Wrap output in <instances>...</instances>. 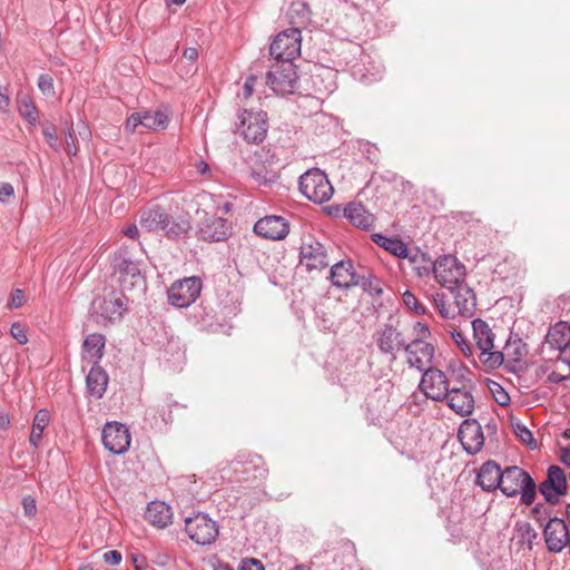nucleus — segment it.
Segmentation results:
<instances>
[{
    "instance_id": "39",
    "label": "nucleus",
    "mask_w": 570,
    "mask_h": 570,
    "mask_svg": "<svg viewBox=\"0 0 570 570\" xmlns=\"http://www.w3.org/2000/svg\"><path fill=\"white\" fill-rule=\"evenodd\" d=\"M18 109L20 115L31 125H35L38 121L37 108L28 96L18 98Z\"/></svg>"
},
{
    "instance_id": "60",
    "label": "nucleus",
    "mask_w": 570,
    "mask_h": 570,
    "mask_svg": "<svg viewBox=\"0 0 570 570\" xmlns=\"http://www.w3.org/2000/svg\"><path fill=\"white\" fill-rule=\"evenodd\" d=\"M195 168H196L197 173L202 176H205V177L212 176V169H210L209 165L202 159L197 160L195 163Z\"/></svg>"
},
{
    "instance_id": "14",
    "label": "nucleus",
    "mask_w": 570,
    "mask_h": 570,
    "mask_svg": "<svg viewBox=\"0 0 570 570\" xmlns=\"http://www.w3.org/2000/svg\"><path fill=\"white\" fill-rule=\"evenodd\" d=\"M420 389L431 400L443 401L450 386L446 375L442 371L430 367L423 371Z\"/></svg>"
},
{
    "instance_id": "44",
    "label": "nucleus",
    "mask_w": 570,
    "mask_h": 570,
    "mask_svg": "<svg viewBox=\"0 0 570 570\" xmlns=\"http://www.w3.org/2000/svg\"><path fill=\"white\" fill-rule=\"evenodd\" d=\"M402 299H403V303L404 305L409 308V309H412L414 311L416 314L419 315H423L425 314L426 312V308L424 305H422L416 296L410 292V291H405L402 295Z\"/></svg>"
},
{
    "instance_id": "32",
    "label": "nucleus",
    "mask_w": 570,
    "mask_h": 570,
    "mask_svg": "<svg viewBox=\"0 0 570 570\" xmlns=\"http://www.w3.org/2000/svg\"><path fill=\"white\" fill-rule=\"evenodd\" d=\"M318 72L311 76L314 91L318 95H328L336 89L335 73L328 68H318Z\"/></svg>"
},
{
    "instance_id": "25",
    "label": "nucleus",
    "mask_w": 570,
    "mask_h": 570,
    "mask_svg": "<svg viewBox=\"0 0 570 570\" xmlns=\"http://www.w3.org/2000/svg\"><path fill=\"white\" fill-rule=\"evenodd\" d=\"M502 470L493 461L483 463L476 475L478 484L485 491H493L500 487Z\"/></svg>"
},
{
    "instance_id": "36",
    "label": "nucleus",
    "mask_w": 570,
    "mask_h": 570,
    "mask_svg": "<svg viewBox=\"0 0 570 570\" xmlns=\"http://www.w3.org/2000/svg\"><path fill=\"white\" fill-rule=\"evenodd\" d=\"M190 229V224L186 219H173L169 214H167L166 219L164 222L163 232L168 238L177 239L185 237Z\"/></svg>"
},
{
    "instance_id": "33",
    "label": "nucleus",
    "mask_w": 570,
    "mask_h": 570,
    "mask_svg": "<svg viewBox=\"0 0 570 570\" xmlns=\"http://www.w3.org/2000/svg\"><path fill=\"white\" fill-rule=\"evenodd\" d=\"M538 533L528 522H518L514 527L512 541L520 548L531 550Z\"/></svg>"
},
{
    "instance_id": "34",
    "label": "nucleus",
    "mask_w": 570,
    "mask_h": 570,
    "mask_svg": "<svg viewBox=\"0 0 570 570\" xmlns=\"http://www.w3.org/2000/svg\"><path fill=\"white\" fill-rule=\"evenodd\" d=\"M50 422V414L47 410H39L33 417L29 443L38 449L42 439L45 429Z\"/></svg>"
},
{
    "instance_id": "2",
    "label": "nucleus",
    "mask_w": 570,
    "mask_h": 570,
    "mask_svg": "<svg viewBox=\"0 0 570 570\" xmlns=\"http://www.w3.org/2000/svg\"><path fill=\"white\" fill-rule=\"evenodd\" d=\"M473 338L480 351L479 360L489 370L498 368L503 363L502 351L494 350L495 335L487 322L481 318L472 321Z\"/></svg>"
},
{
    "instance_id": "54",
    "label": "nucleus",
    "mask_w": 570,
    "mask_h": 570,
    "mask_svg": "<svg viewBox=\"0 0 570 570\" xmlns=\"http://www.w3.org/2000/svg\"><path fill=\"white\" fill-rule=\"evenodd\" d=\"M121 272H125L126 274L130 275L132 278L138 277L140 278V272L136 263L131 261H124L122 264L119 266Z\"/></svg>"
},
{
    "instance_id": "50",
    "label": "nucleus",
    "mask_w": 570,
    "mask_h": 570,
    "mask_svg": "<svg viewBox=\"0 0 570 570\" xmlns=\"http://www.w3.org/2000/svg\"><path fill=\"white\" fill-rule=\"evenodd\" d=\"M413 334L415 335L413 340H421L422 342H426V338L431 336L428 325L421 322L413 325Z\"/></svg>"
},
{
    "instance_id": "53",
    "label": "nucleus",
    "mask_w": 570,
    "mask_h": 570,
    "mask_svg": "<svg viewBox=\"0 0 570 570\" xmlns=\"http://www.w3.org/2000/svg\"><path fill=\"white\" fill-rule=\"evenodd\" d=\"M256 80L257 79L255 76H248L245 80L242 92L238 94V97H242L243 99H248L254 92V86L256 83Z\"/></svg>"
},
{
    "instance_id": "49",
    "label": "nucleus",
    "mask_w": 570,
    "mask_h": 570,
    "mask_svg": "<svg viewBox=\"0 0 570 570\" xmlns=\"http://www.w3.org/2000/svg\"><path fill=\"white\" fill-rule=\"evenodd\" d=\"M22 508L24 515L28 518H33L37 514L36 500L31 495L22 498Z\"/></svg>"
},
{
    "instance_id": "12",
    "label": "nucleus",
    "mask_w": 570,
    "mask_h": 570,
    "mask_svg": "<svg viewBox=\"0 0 570 570\" xmlns=\"http://www.w3.org/2000/svg\"><path fill=\"white\" fill-rule=\"evenodd\" d=\"M104 446L114 454L125 453L129 446L131 436L125 424L108 422L102 429Z\"/></svg>"
},
{
    "instance_id": "29",
    "label": "nucleus",
    "mask_w": 570,
    "mask_h": 570,
    "mask_svg": "<svg viewBox=\"0 0 570 570\" xmlns=\"http://www.w3.org/2000/svg\"><path fill=\"white\" fill-rule=\"evenodd\" d=\"M451 292L454 294V301L459 313L463 315H471L476 306V298L473 289L463 282Z\"/></svg>"
},
{
    "instance_id": "45",
    "label": "nucleus",
    "mask_w": 570,
    "mask_h": 570,
    "mask_svg": "<svg viewBox=\"0 0 570 570\" xmlns=\"http://www.w3.org/2000/svg\"><path fill=\"white\" fill-rule=\"evenodd\" d=\"M531 517L539 522L540 525H543V523L551 518V510L544 503H538L531 510Z\"/></svg>"
},
{
    "instance_id": "64",
    "label": "nucleus",
    "mask_w": 570,
    "mask_h": 570,
    "mask_svg": "<svg viewBox=\"0 0 570 570\" xmlns=\"http://www.w3.org/2000/svg\"><path fill=\"white\" fill-rule=\"evenodd\" d=\"M560 460L566 466H570V448L562 450Z\"/></svg>"
},
{
    "instance_id": "7",
    "label": "nucleus",
    "mask_w": 570,
    "mask_h": 570,
    "mask_svg": "<svg viewBox=\"0 0 570 570\" xmlns=\"http://www.w3.org/2000/svg\"><path fill=\"white\" fill-rule=\"evenodd\" d=\"M238 119L237 131L246 141L259 144L265 139L267 134V117L265 112L244 109L238 115Z\"/></svg>"
},
{
    "instance_id": "48",
    "label": "nucleus",
    "mask_w": 570,
    "mask_h": 570,
    "mask_svg": "<svg viewBox=\"0 0 570 570\" xmlns=\"http://www.w3.org/2000/svg\"><path fill=\"white\" fill-rule=\"evenodd\" d=\"M10 334L19 344H26L28 342L24 326L20 323H13L11 325Z\"/></svg>"
},
{
    "instance_id": "8",
    "label": "nucleus",
    "mask_w": 570,
    "mask_h": 570,
    "mask_svg": "<svg viewBox=\"0 0 570 570\" xmlns=\"http://www.w3.org/2000/svg\"><path fill=\"white\" fill-rule=\"evenodd\" d=\"M297 72L289 61L275 62L267 73V85L278 95L293 94L296 88Z\"/></svg>"
},
{
    "instance_id": "55",
    "label": "nucleus",
    "mask_w": 570,
    "mask_h": 570,
    "mask_svg": "<svg viewBox=\"0 0 570 570\" xmlns=\"http://www.w3.org/2000/svg\"><path fill=\"white\" fill-rule=\"evenodd\" d=\"M24 301V293L22 289H16L11 293L8 306L10 308H18L22 306Z\"/></svg>"
},
{
    "instance_id": "10",
    "label": "nucleus",
    "mask_w": 570,
    "mask_h": 570,
    "mask_svg": "<svg viewBox=\"0 0 570 570\" xmlns=\"http://www.w3.org/2000/svg\"><path fill=\"white\" fill-rule=\"evenodd\" d=\"M202 282L191 276L176 281L167 292L168 302L178 308L188 307L200 295Z\"/></svg>"
},
{
    "instance_id": "62",
    "label": "nucleus",
    "mask_w": 570,
    "mask_h": 570,
    "mask_svg": "<svg viewBox=\"0 0 570 570\" xmlns=\"http://www.w3.org/2000/svg\"><path fill=\"white\" fill-rule=\"evenodd\" d=\"M183 57L188 61H196L198 58V51L196 48H187L184 50Z\"/></svg>"
},
{
    "instance_id": "28",
    "label": "nucleus",
    "mask_w": 570,
    "mask_h": 570,
    "mask_svg": "<svg viewBox=\"0 0 570 570\" xmlns=\"http://www.w3.org/2000/svg\"><path fill=\"white\" fill-rule=\"evenodd\" d=\"M546 344L558 351L570 344V324L560 321L551 326L546 335Z\"/></svg>"
},
{
    "instance_id": "58",
    "label": "nucleus",
    "mask_w": 570,
    "mask_h": 570,
    "mask_svg": "<svg viewBox=\"0 0 570 570\" xmlns=\"http://www.w3.org/2000/svg\"><path fill=\"white\" fill-rule=\"evenodd\" d=\"M104 560L111 566H117L121 561V553L117 550L107 551L104 553Z\"/></svg>"
},
{
    "instance_id": "13",
    "label": "nucleus",
    "mask_w": 570,
    "mask_h": 570,
    "mask_svg": "<svg viewBox=\"0 0 570 570\" xmlns=\"http://www.w3.org/2000/svg\"><path fill=\"white\" fill-rule=\"evenodd\" d=\"M301 264L308 271H321L328 266L327 252L322 243L307 237L301 245Z\"/></svg>"
},
{
    "instance_id": "16",
    "label": "nucleus",
    "mask_w": 570,
    "mask_h": 570,
    "mask_svg": "<svg viewBox=\"0 0 570 570\" xmlns=\"http://www.w3.org/2000/svg\"><path fill=\"white\" fill-rule=\"evenodd\" d=\"M374 341L382 354L390 355L391 360L396 358V353L407 345L400 331L392 325H384L376 331Z\"/></svg>"
},
{
    "instance_id": "56",
    "label": "nucleus",
    "mask_w": 570,
    "mask_h": 570,
    "mask_svg": "<svg viewBox=\"0 0 570 570\" xmlns=\"http://www.w3.org/2000/svg\"><path fill=\"white\" fill-rule=\"evenodd\" d=\"M43 136L47 142L50 145V147H52L53 149H58V136L55 127H46L43 129Z\"/></svg>"
},
{
    "instance_id": "43",
    "label": "nucleus",
    "mask_w": 570,
    "mask_h": 570,
    "mask_svg": "<svg viewBox=\"0 0 570 570\" xmlns=\"http://www.w3.org/2000/svg\"><path fill=\"white\" fill-rule=\"evenodd\" d=\"M489 390L499 405L505 406L510 403V395L499 383L490 381Z\"/></svg>"
},
{
    "instance_id": "46",
    "label": "nucleus",
    "mask_w": 570,
    "mask_h": 570,
    "mask_svg": "<svg viewBox=\"0 0 570 570\" xmlns=\"http://www.w3.org/2000/svg\"><path fill=\"white\" fill-rule=\"evenodd\" d=\"M452 338H453L454 343L456 344V346L461 350V352L465 356H472V354H473L472 346L470 345L469 341L463 335V333H461L459 331H453Z\"/></svg>"
},
{
    "instance_id": "63",
    "label": "nucleus",
    "mask_w": 570,
    "mask_h": 570,
    "mask_svg": "<svg viewBox=\"0 0 570 570\" xmlns=\"http://www.w3.org/2000/svg\"><path fill=\"white\" fill-rule=\"evenodd\" d=\"M560 358L570 367V343L560 351Z\"/></svg>"
},
{
    "instance_id": "40",
    "label": "nucleus",
    "mask_w": 570,
    "mask_h": 570,
    "mask_svg": "<svg viewBox=\"0 0 570 570\" xmlns=\"http://www.w3.org/2000/svg\"><path fill=\"white\" fill-rule=\"evenodd\" d=\"M432 302L440 316L443 318H453L455 315L446 295L443 292H436L432 296Z\"/></svg>"
},
{
    "instance_id": "24",
    "label": "nucleus",
    "mask_w": 570,
    "mask_h": 570,
    "mask_svg": "<svg viewBox=\"0 0 570 570\" xmlns=\"http://www.w3.org/2000/svg\"><path fill=\"white\" fill-rule=\"evenodd\" d=\"M108 374L100 365H90L86 377L88 393L95 399H101L108 385Z\"/></svg>"
},
{
    "instance_id": "6",
    "label": "nucleus",
    "mask_w": 570,
    "mask_h": 570,
    "mask_svg": "<svg viewBox=\"0 0 570 570\" xmlns=\"http://www.w3.org/2000/svg\"><path fill=\"white\" fill-rule=\"evenodd\" d=\"M302 35L297 28H289L279 32L269 47V53L275 62H293L301 55Z\"/></svg>"
},
{
    "instance_id": "1",
    "label": "nucleus",
    "mask_w": 570,
    "mask_h": 570,
    "mask_svg": "<svg viewBox=\"0 0 570 570\" xmlns=\"http://www.w3.org/2000/svg\"><path fill=\"white\" fill-rule=\"evenodd\" d=\"M499 489L507 497L520 494V503L533 504L537 498V485L531 475L523 469L513 465L502 471Z\"/></svg>"
},
{
    "instance_id": "31",
    "label": "nucleus",
    "mask_w": 570,
    "mask_h": 570,
    "mask_svg": "<svg viewBox=\"0 0 570 570\" xmlns=\"http://www.w3.org/2000/svg\"><path fill=\"white\" fill-rule=\"evenodd\" d=\"M167 212L160 206H153L141 210L139 225L148 232L163 229Z\"/></svg>"
},
{
    "instance_id": "30",
    "label": "nucleus",
    "mask_w": 570,
    "mask_h": 570,
    "mask_svg": "<svg viewBox=\"0 0 570 570\" xmlns=\"http://www.w3.org/2000/svg\"><path fill=\"white\" fill-rule=\"evenodd\" d=\"M372 240L390 254L399 258H409L411 252L407 245L397 237H387L382 234H373Z\"/></svg>"
},
{
    "instance_id": "41",
    "label": "nucleus",
    "mask_w": 570,
    "mask_h": 570,
    "mask_svg": "<svg viewBox=\"0 0 570 570\" xmlns=\"http://www.w3.org/2000/svg\"><path fill=\"white\" fill-rule=\"evenodd\" d=\"M513 432L517 438L524 444L529 445L531 449L537 448V442L532 435V432L522 423H513L512 424Z\"/></svg>"
},
{
    "instance_id": "59",
    "label": "nucleus",
    "mask_w": 570,
    "mask_h": 570,
    "mask_svg": "<svg viewBox=\"0 0 570 570\" xmlns=\"http://www.w3.org/2000/svg\"><path fill=\"white\" fill-rule=\"evenodd\" d=\"M238 570H264V567L258 560L247 559L243 561Z\"/></svg>"
},
{
    "instance_id": "61",
    "label": "nucleus",
    "mask_w": 570,
    "mask_h": 570,
    "mask_svg": "<svg viewBox=\"0 0 570 570\" xmlns=\"http://www.w3.org/2000/svg\"><path fill=\"white\" fill-rule=\"evenodd\" d=\"M122 234L128 238L136 239L139 235V230L136 224H130L122 229Z\"/></svg>"
},
{
    "instance_id": "15",
    "label": "nucleus",
    "mask_w": 570,
    "mask_h": 570,
    "mask_svg": "<svg viewBox=\"0 0 570 570\" xmlns=\"http://www.w3.org/2000/svg\"><path fill=\"white\" fill-rule=\"evenodd\" d=\"M543 537L550 552L562 551L569 542L570 532L566 521L561 518H550L543 528Z\"/></svg>"
},
{
    "instance_id": "51",
    "label": "nucleus",
    "mask_w": 570,
    "mask_h": 570,
    "mask_svg": "<svg viewBox=\"0 0 570 570\" xmlns=\"http://www.w3.org/2000/svg\"><path fill=\"white\" fill-rule=\"evenodd\" d=\"M13 196V186L10 183H0V203L8 204Z\"/></svg>"
},
{
    "instance_id": "11",
    "label": "nucleus",
    "mask_w": 570,
    "mask_h": 570,
    "mask_svg": "<svg viewBox=\"0 0 570 570\" xmlns=\"http://www.w3.org/2000/svg\"><path fill=\"white\" fill-rule=\"evenodd\" d=\"M539 492L546 502L556 504L567 492L566 472L558 465H551L548 469L547 478L539 485Z\"/></svg>"
},
{
    "instance_id": "21",
    "label": "nucleus",
    "mask_w": 570,
    "mask_h": 570,
    "mask_svg": "<svg viewBox=\"0 0 570 570\" xmlns=\"http://www.w3.org/2000/svg\"><path fill=\"white\" fill-rule=\"evenodd\" d=\"M198 233L204 240L222 242L230 234V227L227 219L210 216L202 222Z\"/></svg>"
},
{
    "instance_id": "57",
    "label": "nucleus",
    "mask_w": 570,
    "mask_h": 570,
    "mask_svg": "<svg viewBox=\"0 0 570 570\" xmlns=\"http://www.w3.org/2000/svg\"><path fill=\"white\" fill-rule=\"evenodd\" d=\"M77 146H76V136L73 132L68 129L67 137H66V151L69 155H76L77 154Z\"/></svg>"
},
{
    "instance_id": "27",
    "label": "nucleus",
    "mask_w": 570,
    "mask_h": 570,
    "mask_svg": "<svg viewBox=\"0 0 570 570\" xmlns=\"http://www.w3.org/2000/svg\"><path fill=\"white\" fill-rule=\"evenodd\" d=\"M344 216L351 224L363 229H370L374 224L373 215L360 203H351L344 209Z\"/></svg>"
},
{
    "instance_id": "17",
    "label": "nucleus",
    "mask_w": 570,
    "mask_h": 570,
    "mask_svg": "<svg viewBox=\"0 0 570 570\" xmlns=\"http://www.w3.org/2000/svg\"><path fill=\"white\" fill-rule=\"evenodd\" d=\"M405 353L410 367L423 372L431 367L434 356V346L429 342L412 340L405 346Z\"/></svg>"
},
{
    "instance_id": "42",
    "label": "nucleus",
    "mask_w": 570,
    "mask_h": 570,
    "mask_svg": "<svg viewBox=\"0 0 570 570\" xmlns=\"http://www.w3.org/2000/svg\"><path fill=\"white\" fill-rule=\"evenodd\" d=\"M360 277H361V282L358 285H361L364 288V291H367L370 293H374L377 295L382 293V288L380 286V281L373 274H371V273L362 274V275H360Z\"/></svg>"
},
{
    "instance_id": "38",
    "label": "nucleus",
    "mask_w": 570,
    "mask_h": 570,
    "mask_svg": "<svg viewBox=\"0 0 570 570\" xmlns=\"http://www.w3.org/2000/svg\"><path fill=\"white\" fill-rule=\"evenodd\" d=\"M412 264V267L417 276L425 277L430 274H433V263L430 258L426 257L423 253H414L407 258Z\"/></svg>"
},
{
    "instance_id": "47",
    "label": "nucleus",
    "mask_w": 570,
    "mask_h": 570,
    "mask_svg": "<svg viewBox=\"0 0 570 570\" xmlns=\"http://www.w3.org/2000/svg\"><path fill=\"white\" fill-rule=\"evenodd\" d=\"M38 87L46 96H52L55 94L53 80L49 75H40L38 79Z\"/></svg>"
},
{
    "instance_id": "20",
    "label": "nucleus",
    "mask_w": 570,
    "mask_h": 570,
    "mask_svg": "<svg viewBox=\"0 0 570 570\" xmlns=\"http://www.w3.org/2000/svg\"><path fill=\"white\" fill-rule=\"evenodd\" d=\"M254 232L267 239H283L288 234V224L281 216H266L256 222Z\"/></svg>"
},
{
    "instance_id": "23",
    "label": "nucleus",
    "mask_w": 570,
    "mask_h": 570,
    "mask_svg": "<svg viewBox=\"0 0 570 570\" xmlns=\"http://www.w3.org/2000/svg\"><path fill=\"white\" fill-rule=\"evenodd\" d=\"M331 279L334 286L338 288H350L358 285L360 274L355 273L351 261H341L331 268Z\"/></svg>"
},
{
    "instance_id": "26",
    "label": "nucleus",
    "mask_w": 570,
    "mask_h": 570,
    "mask_svg": "<svg viewBox=\"0 0 570 570\" xmlns=\"http://www.w3.org/2000/svg\"><path fill=\"white\" fill-rule=\"evenodd\" d=\"M146 519L154 527L164 529L171 523V508L163 501H153L147 507Z\"/></svg>"
},
{
    "instance_id": "4",
    "label": "nucleus",
    "mask_w": 570,
    "mask_h": 570,
    "mask_svg": "<svg viewBox=\"0 0 570 570\" xmlns=\"http://www.w3.org/2000/svg\"><path fill=\"white\" fill-rule=\"evenodd\" d=\"M91 309L97 323H114L122 318V315L127 309V298L122 293L110 292L94 299Z\"/></svg>"
},
{
    "instance_id": "37",
    "label": "nucleus",
    "mask_w": 570,
    "mask_h": 570,
    "mask_svg": "<svg viewBox=\"0 0 570 570\" xmlns=\"http://www.w3.org/2000/svg\"><path fill=\"white\" fill-rule=\"evenodd\" d=\"M502 353L503 361L507 360L508 362L519 364L528 354V347L527 344L523 343L521 340H510L507 342L504 351Z\"/></svg>"
},
{
    "instance_id": "19",
    "label": "nucleus",
    "mask_w": 570,
    "mask_h": 570,
    "mask_svg": "<svg viewBox=\"0 0 570 570\" xmlns=\"http://www.w3.org/2000/svg\"><path fill=\"white\" fill-rule=\"evenodd\" d=\"M458 436L463 449L470 454L478 453L484 443L482 428L475 420H465L460 425Z\"/></svg>"
},
{
    "instance_id": "35",
    "label": "nucleus",
    "mask_w": 570,
    "mask_h": 570,
    "mask_svg": "<svg viewBox=\"0 0 570 570\" xmlns=\"http://www.w3.org/2000/svg\"><path fill=\"white\" fill-rule=\"evenodd\" d=\"M168 122L169 111L167 108L142 112V127L147 129H165L168 126Z\"/></svg>"
},
{
    "instance_id": "22",
    "label": "nucleus",
    "mask_w": 570,
    "mask_h": 570,
    "mask_svg": "<svg viewBox=\"0 0 570 570\" xmlns=\"http://www.w3.org/2000/svg\"><path fill=\"white\" fill-rule=\"evenodd\" d=\"M106 338L101 334H89L82 343V367L87 365H99L104 356Z\"/></svg>"
},
{
    "instance_id": "3",
    "label": "nucleus",
    "mask_w": 570,
    "mask_h": 570,
    "mask_svg": "<svg viewBox=\"0 0 570 570\" xmlns=\"http://www.w3.org/2000/svg\"><path fill=\"white\" fill-rule=\"evenodd\" d=\"M299 190L316 204L330 200L334 191L326 174L318 168L306 170L299 177Z\"/></svg>"
},
{
    "instance_id": "18",
    "label": "nucleus",
    "mask_w": 570,
    "mask_h": 570,
    "mask_svg": "<svg viewBox=\"0 0 570 570\" xmlns=\"http://www.w3.org/2000/svg\"><path fill=\"white\" fill-rule=\"evenodd\" d=\"M446 405L460 416H469L473 413L475 400L466 386L450 387L444 400Z\"/></svg>"
},
{
    "instance_id": "5",
    "label": "nucleus",
    "mask_w": 570,
    "mask_h": 570,
    "mask_svg": "<svg viewBox=\"0 0 570 570\" xmlns=\"http://www.w3.org/2000/svg\"><path fill=\"white\" fill-rule=\"evenodd\" d=\"M433 275L442 287L454 291L464 282L465 266L455 256L443 255L434 261Z\"/></svg>"
},
{
    "instance_id": "52",
    "label": "nucleus",
    "mask_w": 570,
    "mask_h": 570,
    "mask_svg": "<svg viewBox=\"0 0 570 570\" xmlns=\"http://www.w3.org/2000/svg\"><path fill=\"white\" fill-rule=\"evenodd\" d=\"M138 126H142V112L130 115L126 121L125 129L128 132H134Z\"/></svg>"
},
{
    "instance_id": "9",
    "label": "nucleus",
    "mask_w": 570,
    "mask_h": 570,
    "mask_svg": "<svg viewBox=\"0 0 570 570\" xmlns=\"http://www.w3.org/2000/svg\"><path fill=\"white\" fill-rule=\"evenodd\" d=\"M185 531L197 544H210L218 537V525L205 513L185 519Z\"/></svg>"
}]
</instances>
